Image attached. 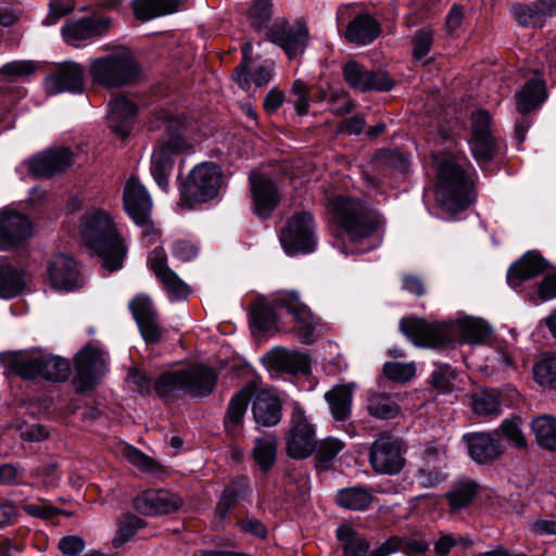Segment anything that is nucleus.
Segmentation results:
<instances>
[{"label":"nucleus","instance_id":"1a4fd4ad","mask_svg":"<svg viewBox=\"0 0 556 556\" xmlns=\"http://www.w3.org/2000/svg\"><path fill=\"white\" fill-rule=\"evenodd\" d=\"M147 264L170 302L186 301L189 298L190 286L169 267L166 251L162 247L148 254Z\"/></svg>","mask_w":556,"mask_h":556},{"label":"nucleus","instance_id":"e2e57ef3","mask_svg":"<svg viewBox=\"0 0 556 556\" xmlns=\"http://www.w3.org/2000/svg\"><path fill=\"white\" fill-rule=\"evenodd\" d=\"M75 9V3L72 0L60 1L52 0L49 3V13L43 21L47 26L54 25L61 17L68 15Z\"/></svg>","mask_w":556,"mask_h":556},{"label":"nucleus","instance_id":"3c124183","mask_svg":"<svg viewBox=\"0 0 556 556\" xmlns=\"http://www.w3.org/2000/svg\"><path fill=\"white\" fill-rule=\"evenodd\" d=\"M121 453L127 462L141 471L156 472L160 470V466L154 459L131 445H123Z\"/></svg>","mask_w":556,"mask_h":556},{"label":"nucleus","instance_id":"a19ab883","mask_svg":"<svg viewBox=\"0 0 556 556\" xmlns=\"http://www.w3.org/2000/svg\"><path fill=\"white\" fill-rule=\"evenodd\" d=\"M456 327L462 340L466 343L482 344L491 336L490 326L479 318L466 317L459 319Z\"/></svg>","mask_w":556,"mask_h":556},{"label":"nucleus","instance_id":"4c0bfd02","mask_svg":"<svg viewBox=\"0 0 556 556\" xmlns=\"http://www.w3.org/2000/svg\"><path fill=\"white\" fill-rule=\"evenodd\" d=\"M249 480L242 478L225 488L216 506V517L220 520L225 519L228 511L247 495L250 494Z\"/></svg>","mask_w":556,"mask_h":556},{"label":"nucleus","instance_id":"473e14b6","mask_svg":"<svg viewBox=\"0 0 556 556\" xmlns=\"http://www.w3.org/2000/svg\"><path fill=\"white\" fill-rule=\"evenodd\" d=\"M546 268L545 261L534 252H528L517 263H515L507 273V282L513 288L518 287L523 280L531 279Z\"/></svg>","mask_w":556,"mask_h":556},{"label":"nucleus","instance_id":"72a5a7b5","mask_svg":"<svg viewBox=\"0 0 556 556\" xmlns=\"http://www.w3.org/2000/svg\"><path fill=\"white\" fill-rule=\"evenodd\" d=\"M179 8V0H134L132 10L137 20L147 22L172 14Z\"/></svg>","mask_w":556,"mask_h":556},{"label":"nucleus","instance_id":"4468645a","mask_svg":"<svg viewBox=\"0 0 556 556\" xmlns=\"http://www.w3.org/2000/svg\"><path fill=\"white\" fill-rule=\"evenodd\" d=\"M75 383L78 392L92 389L106 370L103 350L88 344L75 357Z\"/></svg>","mask_w":556,"mask_h":556},{"label":"nucleus","instance_id":"58836bf2","mask_svg":"<svg viewBox=\"0 0 556 556\" xmlns=\"http://www.w3.org/2000/svg\"><path fill=\"white\" fill-rule=\"evenodd\" d=\"M250 397L251 390L249 388L240 390L231 397L225 418V428L228 433L235 434L241 427Z\"/></svg>","mask_w":556,"mask_h":556},{"label":"nucleus","instance_id":"b1692460","mask_svg":"<svg viewBox=\"0 0 556 556\" xmlns=\"http://www.w3.org/2000/svg\"><path fill=\"white\" fill-rule=\"evenodd\" d=\"M249 180L254 213L262 218L270 217L279 201L276 185L270 179L256 172L250 174Z\"/></svg>","mask_w":556,"mask_h":556},{"label":"nucleus","instance_id":"5701e85b","mask_svg":"<svg viewBox=\"0 0 556 556\" xmlns=\"http://www.w3.org/2000/svg\"><path fill=\"white\" fill-rule=\"evenodd\" d=\"M72 164L73 153L66 148L47 150L27 161L29 172L38 178L65 172Z\"/></svg>","mask_w":556,"mask_h":556},{"label":"nucleus","instance_id":"6e6d98bb","mask_svg":"<svg viewBox=\"0 0 556 556\" xmlns=\"http://www.w3.org/2000/svg\"><path fill=\"white\" fill-rule=\"evenodd\" d=\"M471 128L473 139H491L493 130L490 114L484 110L473 113L471 117Z\"/></svg>","mask_w":556,"mask_h":556},{"label":"nucleus","instance_id":"4be33fe9","mask_svg":"<svg viewBox=\"0 0 556 556\" xmlns=\"http://www.w3.org/2000/svg\"><path fill=\"white\" fill-rule=\"evenodd\" d=\"M184 501L177 493L168 490H149L134 501L135 508L143 515H166L181 507Z\"/></svg>","mask_w":556,"mask_h":556},{"label":"nucleus","instance_id":"864d4df0","mask_svg":"<svg viewBox=\"0 0 556 556\" xmlns=\"http://www.w3.org/2000/svg\"><path fill=\"white\" fill-rule=\"evenodd\" d=\"M271 17V1L255 0L249 11V20L253 28L261 30L267 27Z\"/></svg>","mask_w":556,"mask_h":556},{"label":"nucleus","instance_id":"bb28decb","mask_svg":"<svg viewBox=\"0 0 556 556\" xmlns=\"http://www.w3.org/2000/svg\"><path fill=\"white\" fill-rule=\"evenodd\" d=\"M124 207L135 223H142L151 216L152 199L146 187L131 176L124 189Z\"/></svg>","mask_w":556,"mask_h":556},{"label":"nucleus","instance_id":"bf43d9fd","mask_svg":"<svg viewBox=\"0 0 556 556\" xmlns=\"http://www.w3.org/2000/svg\"><path fill=\"white\" fill-rule=\"evenodd\" d=\"M142 527L143 521L141 518L132 515L125 516L118 525V529L116 531L114 541L117 544H123L130 540L135 532L141 529Z\"/></svg>","mask_w":556,"mask_h":556},{"label":"nucleus","instance_id":"0eeeda50","mask_svg":"<svg viewBox=\"0 0 556 556\" xmlns=\"http://www.w3.org/2000/svg\"><path fill=\"white\" fill-rule=\"evenodd\" d=\"M224 175L222 168L211 162H204L188 174L180 191L181 204L192 208L197 204L215 199L223 186Z\"/></svg>","mask_w":556,"mask_h":556},{"label":"nucleus","instance_id":"2f4dec72","mask_svg":"<svg viewBox=\"0 0 556 556\" xmlns=\"http://www.w3.org/2000/svg\"><path fill=\"white\" fill-rule=\"evenodd\" d=\"M365 408L376 419H393L401 412L400 395L382 391H368Z\"/></svg>","mask_w":556,"mask_h":556},{"label":"nucleus","instance_id":"c9c22d12","mask_svg":"<svg viewBox=\"0 0 556 556\" xmlns=\"http://www.w3.org/2000/svg\"><path fill=\"white\" fill-rule=\"evenodd\" d=\"M545 99L544 81L538 78L531 79L517 93V110L521 114H527L540 106Z\"/></svg>","mask_w":556,"mask_h":556},{"label":"nucleus","instance_id":"ea45409f","mask_svg":"<svg viewBox=\"0 0 556 556\" xmlns=\"http://www.w3.org/2000/svg\"><path fill=\"white\" fill-rule=\"evenodd\" d=\"M531 429L536 443L545 450L556 451V417L541 415L532 419Z\"/></svg>","mask_w":556,"mask_h":556},{"label":"nucleus","instance_id":"e433bc0d","mask_svg":"<svg viewBox=\"0 0 556 556\" xmlns=\"http://www.w3.org/2000/svg\"><path fill=\"white\" fill-rule=\"evenodd\" d=\"M25 275L11 264H0V298L12 299L25 288Z\"/></svg>","mask_w":556,"mask_h":556},{"label":"nucleus","instance_id":"f8f14e48","mask_svg":"<svg viewBox=\"0 0 556 556\" xmlns=\"http://www.w3.org/2000/svg\"><path fill=\"white\" fill-rule=\"evenodd\" d=\"M16 370L25 379L64 381L70 375V363L58 356L38 354L21 359Z\"/></svg>","mask_w":556,"mask_h":556},{"label":"nucleus","instance_id":"4d7b16f0","mask_svg":"<svg viewBox=\"0 0 556 556\" xmlns=\"http://www.w3.org/2000/svg\"><path fill=\"white\" fill-rule=\"evenodd\" d=\"M328 103L330 110L336 115L340 116L349 114L355 108L354 102L344 89H332L328 98Z\"/></svg>","mask_w":556,"mask_h":556},{"label":"nucleus","instance_id":"412c9836","mask_svg":"<svg viewBox=\"0 0 556 556\" xmlns=\"http://www.w3.org/2000/svg\"><path fill=\"white\" fill-rule=\"evenodd\" d=\"M30 233L31 224L26 215L11 208L0 210V250H10Z\"/></svg>","mask_w":556,"mask_h":556},{"label":"nucleus","instance_id":"a18cd8bd","mask_svg":"<svg viewBox=\"0 0 556 556\" xmlns=\"http://www.w3.org/2000/svg\"><path fill=\"white\" fill-rule=\"evenodd\" d=\"M470 406L478 416H497L501 413L500 397L495 390H481L472 393Z\"/></svg>","mask_w":556,"mask_h":556},{"label":"nucleus","instance_id":"f704fd0d","mask_svg":"<svg viewBox=\"0 0 556 556\" xmlns=\"http://www.w3.org/2000/svg\"><path fill=\"white\" fill-rule=\"evenodd\" d=\"M336 420L344 421L351 414L353 384L337 386L325 394Z\"/></svg>","mask_w":556,"mask_h":556},{"label":"nucleus","instance_id":"69168bd1","mask_svg":"<svg viewBox=\"0 0 556 556\" xmlns=\"http://www.w3.org/2000/svg\"><path fill=\"white\" fill-rule=\"evenodd\" d=\"M433 43V33L429 29L419 30L414 38V58L421 60L431 49Z\"/></svg>","mask_w":556,"mask_h":556},{"label":"nucleus","instance_id":"f257e3e1","mask_svg":"<svg viewBox=\"0 0 556 556\" xmlns=\"http://www.w3.org/2000/svg\"><path fill=\"white\" fill-rule=\"evenodd\" d=\"M334 247L343 254L366 253L381 243V218L365 201L344 194L327 200Z\"/></svg>","mask_w":556,"mask_h":556},{"label":"nucleus","instance_id":"37998d69","mask_svg":"<svg viewBox=\"0 0 556 556\" xmlns=\"http://www.w3.org/2000/svg\"><path fill=\"white\" fill-rule=\"evenodd\" d=\"M532 375L540 387L556 391V353L545 354L535 362Z\"/></svg>","mask_w":556,"mask_h":556},{"label":"nucleus","instance_id":"0e129e2a","mask_svg":"<svg viewBox=\"0 0 556 556\" xmlns=\"http://www.w3.org/2000/svg\"><path fill=\"white\" fill-rule=\"evenodd\" d=\"M468 144L473 159L479 164L491 161L495 155L496 148L494 141H468Z\"/></svg>","mask_w":556,"mask_h":556},{"label":"nucleus","instance_id":"2eb2a0df","mask_svg":"<svg viewBox=\"0 0 556 556\" xmlns=\"http://www.w3.org/2000/svg\"><path fill=\"white\" fill-rule=\"evenodd\" d=\"M342 73L346 84L362 92L371 90L386 92L390 91L395 85L388 72L368 70L354 60H350L343 65Z\"/></svg>","mask_w":556,"mask_h":556},{"label":"nucleus","instance_id":"09e8293b","mask_svg":"<svg viewBox=\"0 0 556 556\" xmlns=\"http://www.w3.org/2000/svg\"><path fill=\"white\" fill-rule=\"evenodd\" d=\"M344 443L336 438L323 440L315 450L316 466L319 469H328L336 456L343 450Z\"/></svg>","mask_w":556,"mask_h":556},{"label":"nucleus","instance_id":"aec40b11","mask_svg":"<svg viewBox=\"0 0 556 556\" xmlns=\"http://www.w3.org/2000/svg\"><path fill=\"white\" fill-rule=\"evenodd\" d=\"M186 141H161L151 156V175L157 186L167 191L168 177L177 156L185 152Z\"/></svg>","mask_w":556,"mask_h":556},{"label":"nucleus","instance_id":"393cba45","mask_svg":"<svg viewBox=\"0 0 556 556\" xmlns=\"http://www.w3.org/2000/svg\"><path fill=\"white\" fill-rule=\"evenodd\" d=\"M48 277L54 289L73 291L83 286L76 262L64 254L52 257L48 265Z\"/></svg>","mask_w":556,"mask_h":556},{"label":"nucleus","instance_id":"774afa93","mask_svg":"<svg viewBox=\"0 0 556 556\" xmlns=\"http://www.w3.org/2000/svg\"><path fill=\"white\" fill-rule=\"evenodd\" d=\"M198 247L187 240H176L172 244V254L181 262H190L198 255Z\"/></svg>","mask_w":556,"mask_h":556},{"label":"nucleus","instance_id":"c756f323","mask_svg":"<svg viewBox=\"0 0 556 556\" xmlns=\"http://www.w3.org/2000/svg\"><path fill=\"white\" fill-rule=\"evenodd\" d=\"M265 363L273 370L290 374L306 372L309 368V359L304 353L283 348L268 352Z\"/></svg>","mask_w":556,"mask_h":556},{"label":"nucleus","instance_id":"052dcab7","mask_svg":"<svg viewBox=\"0 0 556 556\" xmlns=\"http://www.w3.org/2000/svg\"><path fill=\"white\" fill-rule=\"evenodd\" d=\"M432 386L442 391L447 392L453 388L455 372L450 365H439L431 375Z\"/></svg>","mask_w":556,"mask_h":556},{"label":"nucleus","instance_id":"a211bd4d","mask_svg":"<svg viewBox=\"0 0 556 556\" xmlns=\"http://www.w3.org/2000/svg\"><path fill=\"white\" fill-rule=\"evenodd\" d=\"M400 328L418 346L437 348L452 340L450 328L445 324H430L424 319L406 318L402 319Z\"/></svg>","mask_w":556,"mask_h":556},{"label":"nucleus","instance_id":"c03bdc74","mask_svg":"<svg viewBox=\"0 0 556 556\" xmlns=\"http://www.w3.org/2000/svg\"><path fill=\"white\" fill-rule=\"evenodd\" d=\"M372 500V493L368 489L362 486L342 489L337 494L338 504L351 510L366 509Z\"/></svg>","mask_w":556,"mask_h":556},{"label":"nucleus","instance_id":"20e7f679","mask_svg":"<svg viewBox=\"0 0 556 556\" xmlns=\"http://www.w3.org/2000/svg\"><path fill=\"white\" fill-rule=\"evenodd\" d=\"M271 304L273 307L264 304H257L253 307L252 321L258 330H278L279 323L274 308L285 309L292 317L294 331L300 339L305 343L313 341L317 321L309 307L300 300L296 292L280 291L274 295Z\"/></svg>","mask_w":556,"mask_h":556},{"label":"nucleus","instance_id":"7c9ffc66","mask_svg":"<svg viewBox=\"0 0 556 556\" xmlns=\"http://www.w3.org/2000/svg\"><path fill=\"white\" fill-rule=\"evenodd\" d=\"M381 28L378 21L367 14H357L346 26L345 39L358 46L371 43L379 35Z\"/></svg>","mask_w":556,"mask_h":556},{"label":"nucleus","instance_id":"dca6fc26","mask_svg":"<svg viewBox=\"0 0 556 556\" xmlns=\"http://www.w3.org/2000/svg\"><path fill=\"white\" fill-rule=\"evenodd\" d=\"M112 20L108 16L91 15L78 20H67L61 33L66 43L78 48L81 41L94 40L108 35Z\"/></svg>","mask_w":556,"mask_h":556},{"label":"nucleus","instance_id":"9b49d317","mask_svg":"<svg viewBox=\"0 0 556 556\" xmlns=\"http://www.w3.org/2000/svg\"><path fill=\"white\" fill-rule=\"evenodd\" d=\"M43 86L50 96L63 92L81 93L85 89V68L75 61L58 63L43 79Z\"/></svg>","mask_w":556,"mask_h":556},{"label":"nucleus","instance_id":"6e6552de","mask_svg":"<svg viewBox=\"0 0 556 556\" xmlns=\"http://www.w3.org/2000/svg\"><path fill=\"white\" fill-rule=\"evenodd\" d=\"M279 239L288 255L315 251L317 236L313 215L304 211L293 214L281 229Z\"/></svg>","mask_w":556,"mask_h":556},{"label":"nucleus","instance_id":"cd10ccee","mask_svg":"<svg viewBox=\"0 0 556 556\" xmlns=\"http://www.w3.org/2000/svg\"><path fill=\"white\" fill-rule=\"evenodd\" d=\"M137 114L136 104L124 96L116 97L109 103V127L115 136L126 138Z\"/></svg>","mask_w":556,"mask_h":556},{"label":"nucleus","instance_id":"338daca9","mask_svg":"<svg viewBox=\"0 0 556 556\" xmlns=\"http://www.w3.org/2000/svg\"><path fill=\"white\" fill-rule=\"evenodd\" d=\"M252 50V43L248 42L243 47V59L240 65L236 68L233 73V79L238 84V86L242 89H247L250 86V75H249V65L250 58L248 53Z\"/></svg>","mask_w":556,"mask_h":556},{"label":"nucleus","instance_id":"39448f33","mask_svg":"<svg viewBox=\"0 0 556 556\" xmlns=\"http://www.w3.org/2000/svg\"><path fill=\"white\" fill-rule=\"evenodd\" d=\"M217 381V374L205 365H193L185 369L163 372L154 382L157 395L166 401L180 393L191 396L210 395Z\"/></svg>","mask_w":556,"mask_h":556},{"label":"nucleus","instance_id":"f3484780","mask_svg":"<svg viewBox=\"0 0 556 556\" xmlns=\"http://www.w3.org/2000/svg\"><path fill=\"white\" fill-rule=\"evenodd\" d=\"M308 37V29L303 22L295 24L286 21L276 22L267 31L268 40L282 48L289 59L305 51Z\"/></svg>","mask_w":556,"mask_h":556},{"label":"nucleus","instance_id":"680f3d73","mask_svg":"<svg viewBox=\"0 0 556 556\" xmlns=\"http://www.w3.org/2000/svg\"><path fill=\"white\" fill-rule=\"evenodd\" d=\"M37 64L34 61H13L4 64L0 68V74L5 76L25 77L34 74L37 71Z\"/></svg>","mask_w":556,"mask_h":556},{"label":"nucleus","instance_id":"423d86ee","mask_svg":"<svg viewBox=\"0 0 556 556\" xmlns=\"http://www.w3.org/2000/svg\"><path fill=\"white\" fill-rule=\"evenodd\" d=\"M88 71L94 85L108 89L134 84L141 72L137 60L126 50L90 60Z\"/></svg>","mask_w":556,"mask_h":556},{"label":"nucleus","instance_id":"603ef678","mask_svg":"<svg viewBox=\"0 0 556 556\" xmlns=\"http://www.w3.org/2000/svg\"><path fill=\"white\" fill-rule=\"evenodd\" d=\"M496 431L500 435L502 434L510 445L517 448H525L527 446V439L521 429L520 419H505Z\"/></svg>","mask_w":556,"mask_h":556},{"label":"nucleus","instance_id":"6ab92c4d","mask_svg":"<svg viewBox=\"0 0 556 556\" xmlns=\"http://www.w3.org/2000/svg\"><path fill=\"white\" fill-rule=\"evenodd\" d=\"M129 309L144 341L149 344L159 342L162 330L152 299L147 294H138L129 302Z\"/></svg>","mask_w":556,"mask_h":556},{"label":"nucleus","instance_id":"49530a36","mask_svg":"<svg viewBox=\"0 0 556 556\" xmlns=\"http://www.w3.org/2000/svg\"><path fill=\"white\" fill-rule=\"evenodd\" d=\"M253 458L260 469L267 472L274 465L277 456V440L274 437L257 438L252 451Z\"/></svg>","mask_w":556,"mask_h":556},{"label":"nucleus","instance_id":"f03ea898","mask_svg":"<svg viewBox=\"0 0 556 556\" xmlns=\"http://www.w3.org/2000/svg\"><path fill=\"white\" fill-rule=\"evenodd\" d=\"M438 184L437 200L450 213L468 207L475 200L471 166L465 157L451 152H432Z\"/></svg>","mask_w":556,"mask_h":556},{"label":"nucleus","instance_id":"de8ad7c7","mask_svg":"<svg viewBox=\"0 0 556 556\" xmlns=\"http://www.w3.org/2000/svg\"><path fill=\"white\" fill-rule=\"evenodd\" d=\"M511 13L523 27H542L545 22L539 0L531 5L516 3L511 7Z\"/></svg>","mask_w":556,"mask_h":556},{"label":"nucleus","instance_id":"c85d7f7f","mask_svg":"<svg viewBox=\"0 0 556 556\" xmlns=\"http://www.w3.org/2000/svg\"><path fill=\"white\" fill-rule=\"evenodd\" d=\"M252 414L258 426L271 427L277 425L281 419L279 399L269 390H258L253 400Z\"/></svg>","mask_w":556,"mask_h":556},{"label":"nucleus","instance_id":"ddd939ff","mask_svg":"<svg viewBox=\"0 0 556 556\" xmlns=\"http://www.w3.org/2000/svg\"><path fill=\"white\" fill-rule=\"evenodd\" d=\"M369 463L381 475H395L405 464L404 450L400 440L391 435H380L370 447Z\"/></svg>","mask_w":556,"mask_h":556},{"label":"nucleus","instance_id":"9d476101","mask_svg":"<svg viewBox=\"0 0 556 556\" xmlns=\"http://www.w3.org/2000/svg\"><path fill=\"white\" fill-rule=\"evenodd\" d=\"M315 431L305 412L298 403H292L291 429L287 435V454L294 459L308 457L316 447Z\"/></svg>","mask_w":556,"mask_h":556},{"label":"nucleus","instance_id":"7ed1b4c3","mask_svg":"<svg viewBox=\"0 0 556 556\" xmlns=\"http://www.w3.org/2000/svg\"><path fill=\"white\" fill-rule=\"evenodd\" d=\"M80 237L85 244L101 257L108 270L122 268L127 247L105 211L96 208L84 215Z\"/></svg>","mask_w":556,"mask_h":556},{"label":"nucleus","instance_id":"8fccbe9b","mask_svg":"<svg viewBox=\"0 0 556 556\" xmlns=\"http://www.w3.org/2000/svg\"><path fill=\"white\" fill-rule=\"evenodd\" d=\"M478 485L473 481L462 482L456 485L446 497L452 511L466 507L476 496Z\"/></svg>","mask_w":556,"mask_h":556},{"label":"nucleus","instance_id":"79ce46f5","mask_svg":"<svg viewBox=\"0 0 556 556\" xmlns=\"http://www.w3.org/2000/svg\"><path fill=\"white\" fill-rule=\"evenodd\" d=\"M337 538L342 545L344 556H366L370 548L368 540L346 525L337 529Z\"/></svg>","mask_w":556,"mask_h":556},{"label":"nucleus","instance_id":"13d9d810","mask_svg":"<svg viewBox=\"0 0 556 556\" xmlns=\"http://www.w3.org/2000/svg\"><path fill=\"white\" fill-rule=\"evenodd\" d=\"M526 528L534 536L556 535V519L535 516L527 522Z\"/></svg>","mask_w":556,"mask_h":556},{"label":"nucleus","instance_id":"a878e982","mask_svg":"<svg viewBox=\"0 0 556 556\" xmlns=\"http://www.w3.org/2000/svg\"><path fill=\"white\" fill-rule=\"evenodd\" d=\"M463 439L467 444L470 458L477 464H486L494 460L504 452V446L497 431L492 433H468Z\"/></svg>","mask_w":556,"mask_h":556},{"label":"nucleus","instance_id":"5fc2aeb1","mask_svg":"<svg viewBox=\"0 0 556 556\" xmlns=\"http://www.w3.org/2000/svg\"><path fill=\"white\" fill-rule=\"evenodd\" d=\"M415 365L413 363L403 364L397 362L387 363L383 366L386 377L392 381L406 382L415 376Z\"/></svg>","mask_w":556,"mask_h":556}]
</instances>
